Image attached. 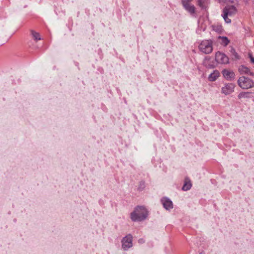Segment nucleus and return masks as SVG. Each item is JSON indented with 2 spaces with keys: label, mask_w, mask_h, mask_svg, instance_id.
Returning a JSON list of instances; mask_svg holds the SVG:
<instances>
[{
  "label": "nucleus",
  "mask_w": 254,
  "mask_h": 254,
  "mask_svg": "<svg viewBox=\"0 0 254 254\" xmlns=\"http://www.w3.org/2000/svg\"><path fill=\"white\" fill-rule=\"evenodd\" d=\"M220 76V73L218 70H214L211 73L208 77L209 81L213 82L215 81Z\"/></svg>",
  "instance_id": "nucleus-11"
},
{
  "label": "nucleus",
  "mask_w": 254,
  "mask_h": 254,
  "mask_svg": "<svg viewBox=\"0 0 254 254\" xmlns=\"http://www.w3.org/2000/svg\"><path fill=\"white\" fill-rule=\"evenodd\" d=\"M237 12L236 7L232 5L226 6L223 9V12L221 14L224 21L227 23H230L231 20L228 17H232L235 15Z\"/></svg>",
  "instance_id": "nucleus-2"
},
{
  "label": "nucleus",
  "mask_w": 254,
  "mask_h": 254,
  "mask_svg": "<svg viewBox=\"0 0 254 254\" xmlns=\"http://www.w3.org/2000/svg\"><path fill=\"white\" fill-rule=\"evenodd\" d=\"M215 61L218 64H227L229 62V58L224 53L218 51L215 54Z\"/></svg>",
  "instance_id": "nucleus-7"
},
{
  "label": "nucleus",
  "mask_w": 254,
  "mask_h": 254,
  "mask_svg": "<svg viewBox=\"0 0 254 254\" xmlns=\"http://www.w3.org/2000/svg\"><path fill=\"white\" fill-rule=\"evenodd\" d=\"M218 39L220 40V44L224 46H227L230 43V40L228 39L227 37L219 36Z\"/></svg>",
  "instance_id": "nucleus-13"
},
{
  "label": "nucleus",
  "mask_w": 254,
  "mask_h": 254,
  "mask_svg": "<svg viewBox=\"0 0 254 254\" xmlns=\"http://www.w3.org/2000/svg\"><path fill=\"white\" fill-rule=\"evenodd\" d=\"M149 215V211L144 206L138 205L130 213V218L133 222H141L145 220Z\"/></svg>",
  "instance_id": "nucleus-1"
},
{
  "label": "nucleus",
  "mask_w": 254,
  "mask_h": 254,
  "mask_svg": "<svg viewBox=\"0 0 254 254\" xmlns=\"http://www.w3.org/2000/svg\"><path fill=\"white\" fill-rule=\"evenodd\" d=\"M222 74L225 78L227 80L232 81L235 78V75L232 71L225 69L222 71Z\"/></svg>",
  "instance_id": "nucleus-10"
},
{
  "label": "nucleus",
  "mask_w": 254,
  "mask_h": 254,
  "mask_svg": "<svg viewBox=\"0 0 254 254\" xmlns=\"http://www.w3.org/2000/svg\"><path fill=\"white\" fill-rule=\"evenodd\" d=\"M198 48L200 52L205 54H210L213 49L212 40H202L199 44Z\"/></svg>",
  "instance_id": "nucleus-3"
},
{
  "label": "nucleus",
  "mask_w": 254,
  "mask_h": 254,
  "mask_svg": "<svg viewBox=\"0 0 254 254\" xmlns=\"http://www.w3.org/2000/svg\"><path fill=\"white\" fill-rule=\"evenodd\" d=\"M238 83L240 87L243 89H249L254 86L253 81L245 76H242L238 80Z\"/></svg>",
  "instance_id": "nucleus-4"
},
{
  "label": "nucleus",
  "mask_w": 254,
  "mask_h": 254,
  "mask_svg": "<svg viewBox=\"0 0 254 254\" xmlns=\"http://www.w3.org/2000/svg\"><path fill=\"white\" fill-rule=\"evenodd\" d=\"M235 86L232 83H226L221 88V93L225 95H229L234 91Z\"/></svg>",
  "instance_id": "nucleus-8"
},
{
  "label": "nucleus",
  "mask_w": 254,
  "mask_h": 254,
  "mask_svg": "<svg viewBox=\"0 0 254 254\" xmlns=\"http://www.w3.org/2000/svg\"><path fill=\"white\" fill-rule=\"evenodd\" d=\"M161 203L163 207L167 210H170L173 208V202L170 199L167 197H164L161 199Z\"/></svg>",
  "instance_id": "nucleus-9"
},
{
  "label": "nucleus",
  "mask_w": 254,
  "mask_h": 254,
  "mask_svg": "<svg viewBox=\"0 0 254 254\" xmlns=\"http://www.w3.org/2000/svg\"><path fill=\"white\" fill-rule=\"evenodd\" d=\"M210 59H211L210 57H206L204 58L203 62V64L208 68H213L214 67V66L213 64L209 63V62L210 60Z\"/></svg>",
  "instance_id": "nucleus-14"
},
{
  "label": "nucleus",
  "mask_w": 254,
  "mask_h": 254,
  "mask_svg": "<svg viewBox=\"0 0 254 254\" xmlns=\"http://www.w3.org/2000/svg\"><path fill=\"white\" fill-rule=\"evenodd\" d=\"M192 0H182L181 3H183L184 1H186L187 2H191Z\"/></svg>",
  "instance_id": "nucleus-23"
},
{
  "label": "nucleus",
  "mask_w": 254,
  "mask_h": 254,
  "mask_svg": "<svg viewBox=\"0 0 254 254\" xmlns=\"http://www.w3.org/2000/svg\"><path fill=\"white\" fill-rule=\"evenodd\" d=\"M250 92H240L238 97L239 99L241 98H250Z\"/></svg>",
  "instance_id": "nucleus-16"
},
{
  "label": "nucleus",
  "mask_w": 254,
  "mask_h": 254,
  "mask_svg": "<svg viewBox=\"0 0 254 254\" xmlns=\"http://www.w3.org/2000/svg\"><path fill=\"white\" fill-rule=\"evenodd\" d=\"M238 70L239 72L241 74H247L250 75H254V73L250 71V69L248 67L243 65L240 66Z\"/></svg>",
  "instance_id": "nucleus-12"
},
{
  "label": "nucleus",
  "mask_w": 254,
  "mask_h": 254,
  "mask_svg": "<svg viewBox=\"0 0 254 254\" xmlns=\"http://www.w3.org/2000/svg\"><path fill=\"white\" fill-rule=\"evenodd\" d=\"M230 53L234 57L235 59L236 60H239L240 57L238 54V53L236 52V50L234 48H232L230 50Z\"/></svg>",
  "instance_id": "nucleus-18"
},
{
  "label": "nucleus",
  "mask_w": 254,
  "mask_h": 254,
  "mask_svg": "<svg viewBox=\"0 0 254 254\" xmlns=\"http://www.w3.org/2000/svg\"><path fill=\"white\" fill-rule=\"evenodd\" d=\"M31 34L33 38V39L36 40H40L41 39L40 35L39 33H37L34 31L32 30L31 31Z\"/></svg>",
  "instance_id": "nucleus-17"
},
{
  "label": "nucleus",
  "mask_w": 254,
  "mask_h": 254,
  "mask_svg": "<svg viewBox=\"0 0 254 254\" xmlns=\"http://www.w3.org/2000/svg\"><path fill=\"white\" fill-rule=\"evenodd\" d=\"M145 187V182L144 181H141L139 182L138 187V190L142 191L144 190Z\"/></svg>",
  "instance_id": "nucleus-19"
},
{
  "label": "nucleus",
  "mask_w": 254,
  "mask_h": 254,
  "mask_svg": "<svg viewBox=\"0 0 254 254\" xmlns=\"http://www.w3.org/2000/svg\"><path fill=\"white\" fill-rule=\"evenodd\" d=\"M191 184L190 183V180L189 181H186L185 182V183L182 187V190L184 191H187L190 190L191 189Z\"/></svg>",
  "instance_id": "nucleus-15"
},
{
  "label": "nucleus",
  "mask_w": 254,
  "mask_h": 254,
  "mask_svg": "<svg viewBox=\"0 0 254 254\" xmlns=\"http://www.w3.org/2000/svg\"><path fill=\"white\" fill-rule=\"evenodd\" d=\"M122 247L124 251H127L132 247V236L129 234L122 240Z\"/></svg>",
  "instance_id": "nucleus-5"
},
{
  "label": "nucleus",
  "mask_w": 254,
  "mask_h": 254,
  "mask_svg": "<svg viewBox=\"0 0 254 254\" xmlns=\"http://www.w3.org/2000/svg\"><path fill=\"white\" fill-rule=\"evenodd\" d=\"M198 5L202 8H205L206 6L204 4V1L203 0H197Z\"/></svg>",
  "instance_id": "nucleus-20"
},
{
  "label": "nucleus",
  "mask_w": 254,
  "mask_h": 254,
  "mask_svg": "<svg viewBox=\"0 0 254 254\" xmlns=\"http://www.w3.org/2000/svg\"><path fill=\"white\" fill-rule=\"evenodd\" d=\"M249 56L251 60V62L254 64V58L252 56V54H250V53L249 54Z\"/></svg>",
  "instance_id": "nucleus-21"
},
{
  "label": "nucleus",
  "mask_w": 254,
  "mask_h": 254,
  "mask_svg": "<svg viewBox=\"0 0 254 254\" xmlns=\"http://www.w3.org/2000/svg\"><path fill=\"white\" fill-rule=\"evenodd\" d=\"M138 242L139 244H143L145 242V241L143 239H139L138 240Z\"/></svg>",
  "instance_id": "nucleus-22"
},
{
  "label": "nucleus",
  "mask_w": 254,
  "mask_h": 254,
  "mask_svg": "<svg viewBox=\"0 0 254 254\" xmlns=\"http://www.w3.org/2000/svg\"><path fill=\"white\" fill-rule=\"evenodd\" d=\"M182 4L184 9L192 17H196V8L193 4H191V2H187L186 1H184Z\"/></svg>",
  "instance_id": "nucleus-6"
}]
</instances>
